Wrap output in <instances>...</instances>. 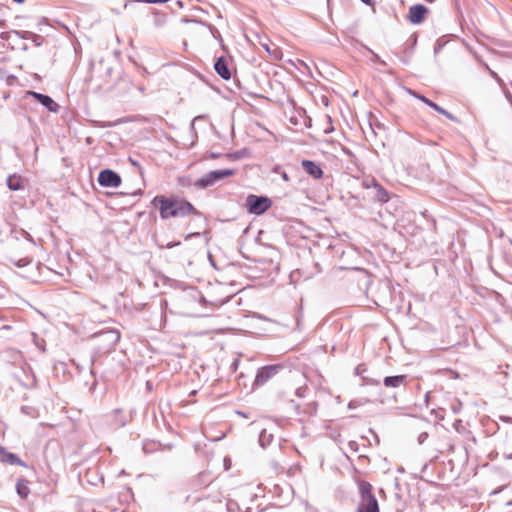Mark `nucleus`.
<instances>
[{"mask_svg": "<svg viewBox=\"0 0 512 512\" xmlns=\"http://www.w3.org/2000/svg\"><path fill=\"white\" fill-rule=\"evenodd\" d=\"M14 2L18 3V4H21L23 3L25 0H13Z\"/></svg>", "mask_w": 512, "mask_h": 512, "instance_id": "f704fd0d", "label": "nucleus"}, {"mask_svg": "<svg viewBox=\"0 0 512 512\" xmlns=\"http://www.w3.org/2000/svg\"><path fill=\"white\" fill-rule=\"evenodd\" d=\"M235 174V170L233 169H221V170H213L206 173L200 179L195 182V186L197 188H207L214 185L217 181L222 180L226 177L232 176Z\"/></svg>", "mask_w": 512, "mask_h": 512, "instance_id": "20e7f679", "label": "nucleus"}, {"mask_svg": "<svg viewBox=\"0 0 512 512\" xmlns=\"http://www.w3.org/2000/svg\"><path fill=\"white\" fill-rule=\"evenodd\" d=\"M214 69L216 73L224 80H229L231 78V73L228 68V62L224 57H219L215 64Z\"/></svg>", "mask_w": 512, "mask_h": 512, "instance_id": "1a4fd4ad", "label": "nucleus"}, {"mask_svg": "<svg viewBox=\"0 0 512 512\" xmlns=\"http://www.w3.org/2000/svg\"><path fill=\"white\" fill-rule=\"evenodd\" d=\"M110 333L115 336V341H118L120 339V334L117 331H111Z\"/></svg>", "mask_w": 512, "mask_h": 512, "instance_id": "c85d7f7f", "label": "nucleus"}, {"mask_svg": "<svg viewBox=\"0 0 512 512\" xmlns=\"http://www.w3.org/2000/svg\"><path fill=\"white\" fill-rule=\"evenodd\" d=\"M435 111H437L438 113L442 114L445 112V109L442 108L441 106H439L438 104H435L434 108H433Z\"/></svg>", "mask_w": 512, "mask_h": 512, "instance_id": "cd10ccee", "label": "nucleus"}, {"mask_svg": "<svg viewBox=\"0 0 512 512\" xmlns=\"http://www.w3.org/2000/svg\"><path fill=\"white\" fill-rule=\"evenodd\" d=\"M372 188L374 190V199L379 202H387L389 200L388 192L382 185L373 180Z\"/></svg>", "mask_w": 512, "mask_h": 512, "instance_id": "ddd939ff", "label": "nucleus"}, {"mask_svg": "<svg viewBox=\"0 0 512 512\" xmlns=\"http://www.w3.org/2000/svg\"><path fill=\"white\" fill-rule=\"evenodd\" d=\"M428 13L427 7L422 4H415L409 8L407 18L412 24H420Z\"/></svg>", "mask_w": 512, "mask_h": 512, "instance_id": "423d86ee", "label": "nucleus"}, {"mask_svg": "<svg viewBox=\"0 0 512 512\" xmlns=\"http://www.w3.org/2000/svg\"><path fill=\"white\" fill-rule=\"evenodd\" d=\"M508 99L510 100V102L512 104V96L511 95L508 96Z\"/></svg>", "mask_w": 512, "mask_h": 512, "instance_id": "58836bf2", "label": "nucleus"}, {"mask_svg": "<svg viewBox=\"0 0 512 512\" xmlns=\"http://www.w3.org/2000/svg\"><path fill=\"white\" fill-rule=\"evenodd\" d=\"M16 489H17V493L22 498H26L28 496L29 492H30L29 488H28V483L24 479H19L18 480L17 485H16Z\"/></svg>", "mask_w": 512, "mask_h": 512, "instance_id": "f3484780", "label": "nucleus"}, {"mask_svg": "<svg viewBox=\"0 0 512 512\" xmlns=\"http://www.w3.org/2000/svg\"><path fill=\"white\" fill-rule=\"evenodd\" d=\"M129 161L131 162V164H132L133 166L138 167V168L140 167V166H139V163H138L136 160H134V159H132V158H129Z\"/></svg>", "mask_w": 512, "mask_h": 512, "instance_id": "c756f323", "label": "nucleus"}, {"mask_svg": "<svg viewBox=\"0 0 512 512\" xmlns=\"http://www.w3.org/2000/svg\"><path fill=\"white\" fill-rule=\"evenodd\" d=\"M135 2H143L149 4H163L168 2L169 0H134Z\"/></svg>", "mask_w": 512, "mask_h": 512, "instance_id": "393cba45", "label": "nucleus"}, {"mask_svg": "<svg viewBox=\"0 0 512 512\" xmlns=\"http://www.w3.org/2000/svg\"><path fill=\"white\" fill-rule=\"evenodd\" d=\"M0 357H2L5 361L12 363V364H18L21 363L23 360L22 353L14 348H7L5 349L1 354Z\"/></svg>", "mask_w": 512, "mask_h": 512, "instance_id": "9d476101", "label": "nucleus"}, {"mask_svg": "<svg viewBox=\"0 0 512 512\" xmlns=\"http://www.w3.org/2000/svg\"><path fill=\"white\" fill-rule=\"evenodd\" d=\"M435 111H437L438 113L442 114L445 112V109L442 108L441 106H439L438 104H435L434 108H433Z\"/></svg>", "mask_w": 512, "mask_h": 512, "instance_id": "bb28decb", "label": "nucleus"}, {"mask_svg": "<svg viewBox=\"0 0 512 512\" xmlns=\"http://www.w3.org/2000/svg\"><path fill=\"white\" fill-rule=\"evenodd\" d=\"M98 183L103 187H118L121 184V177L113 170L104 169L99 173Z\"/></svg>", "mask_w": 512, "mask_h": 512, "instance_id": "39448f33", "label": "nucleus"}, {"mask_svg": "<svg viewBox=\"0 0 512 512\" xmlns=\"http://www.w3.org/2000/svg\"><path fill=\"white\" fill-rule=\"evenodd\" d=\"M283 368L284 366L282 364L267 365L258 368L251 386L252 391L264 386L268 381L278 375Z\"/></svg>", "mask_w": 512, "mask_h": 512, "instance_id": "f03ea898", "label": "nucleus"}, {"mask_svg": "<svg viewBox=\"0 0 512 512\" xmlns=\"http://www.w3.org/2000/svg\"><path fill=\"white\" fill-rule=\"evenodd\" d=\"M233 365L236 367L238 365V360H236Z\"/></svg>", "mask_w": 512, "mask_h": 512, "instance_id": "ea45409f", "label": "nucleus"}, {"mask_svg": "<svg viewBox=\"0 0 512 512\" xmlns=\"http://www.w3.org/2000/svg\"><path fill=\"white\" fill-rule=\"evenodd\" d=\"M218 156H219L218 154H216V153H213V152H212V153H210V154H209V156H208V157H209V158H212V159H215V158H217Z\"/></svg>", "mask_w": 512, "mask_h": 512, "instance_id": "473e14b6", "label": "nucleus"}, {"mask_svg": "<svg viewBox=\"0 0 512 512\" xmlns=\"http://www.w3.org/2000/svg\"><path fill=\"white\" fill-rule=\"evenodd\" d=\"M151 204L158 208L160 217L163 220L184 218L189 215H201L189 201L177 196L166 197L164 195H157L153 198Z\"/></svg>", "mask_w": 512, "mask_h": 512, "instance_id": "f257e3e1", "label": "nucleus"}, {"mask_svg": "<svg viewBox=\"0 0 512 512\" xmlns=\"http://www.w3.org/2000/svg\"><path fill=\"white\" fill-rule=\"evenodd\" d=\"M316 406H317L316 402H312L308 405V409L300 410V404L299 403L294 404L296 413H305V414L315 412Z\"/></svg>", "mask_w": 512, "mask_h": 512, "instance_id": "6ab92c4d", "label": "nucleus"}, {"mask_svg": "<svg viewBox=\"0 0 512 512\" xmlns=\"http://www.w3.org/2000/svg\"><path fill=\"white\" fill-rule=\"evenodd\" d=\"M274 172L278 173L285 182L290 181V177L288 176L287 172L281 170L279 166L275 167Z\"/></svg>", "mask_w": 512, "mask_h": 512, "instance_id": "4be33fe9", "label": "nucleus"}, {"mask_svg": "<svg viewBox=\"0 0 512 512\" xmlns=\"http://www.w3.org/2000/svg\"><path fill=\"white\" fill-rule=\"evenodd\" d=\"M305 392H306V386H299L295 389V395L298 397V398H304L305 397Z\"/></svg>", "mask_w": 512, "mask_h": 512, "instance_id": "5701e85b", "label": "nucleus"}, {"mask_svg": "<svg viewBox=\"0 0 512 512\" xmlns=\"http://www.w3.org/2000/svg\"><path fill=\"white\" fill-rule=\"evenodd\" d=\"M301 166L304 169V171L309 174L314 179H320L323 175L322 168L320 165L314 161L311 160H303L301 162Z\"/></svg>", "mask_w": 512, "mask_h": 512, "instance_id": "6e6552de", "label": "nucleus"}, {"mask_svg": "<svg viewBox=\"0 0 512 512\" xmlns=\"http://www.w3.org/2000/svg\"><path fill=\"white\" fill-rule=\"evenodd\" d=\"M443 115H444L445 117H447V118H448L449 120H451V121H456V117H455L453 114H451L449 111H447V110H445V112L443 113Z\"/></svg>", "mask_w": 512, "mask_h": 512, "instance_id": "a878e982", "label": "nucleus"}, {"mask_svg": "<svg viewBox=\"0 0 512 512\" xmlns=\"http://www.w3.org/2000/svg\"><path fill=\"white\" fill-rule=\"evenodd\" d=\"M357 512H380L378 501L375 497L361 500Z\"/></svg>", "mask_w": 512, "mask_h": 512, "instance_id": "9b49d317", "label": "nucleus"}, {"mask_svg": "<svg viewBox=\"0 0 512 512\" xmlns=\"http://www.w3.org/2000/svg\"><path fill=\"white\" fill-rule=\"evenodd\" d=\"M272 205L270 198L266 196L248 195L245 206L250 214L261 215L265 213Z\"/></svg>", "mask_w": 512, "mask_h": 512, "instance_id": "7ed1b4c3", "label": "nucleus"}, {"mask_svg": "<svg viewBox=\"0 0 512 512\" xmlns=\"http://www.w3.org/2000/svg\"><path fill=\"white\" fill-rule=\"evenodd\" d=\"M11 33L15 34L17 37H19L21 39H27V40H30V35L32 34V32H30V31H17V30L12 31Z\"/></svg>", "mask_w": 512, "mask_h": 512, "instance_id": "412c9836", "label": "nucleus"}, {"mask_svg": "<svg viewBox=\"0 0 512 512\" xmlns=\"http://www.w3.org/2000/svg\"><path fill=\"white\" fill-rule=\"evenodd\" d=\"M407 377L405 375L387 376L383 380L386 387H399L406 383Z\"/></svg>", "mask_w": 512, "mask_h": 512, "instance_id": "4468645a", "label": "nucleus"}, {"mask_svg": "<svg viewBox=\"0 0 512 512\" xmlns=\"http://www.w3.org/2000/svg\"><path fill=\"white\" fill-rule=\"evenodd\" d=\"M28 95L36 99L41 105L46 107L50 112L57 113L60 106L48 95L35 91H29Z\"/></svg>", "mask_w": 512, "mask_h": 512, "instance_id": "0eeeda50", "label": "nucleus"}, {"mask_svg": "<svg viewBox=\"0 0 512 512\" xmlns=\"http://www.w3.org/2000/svg\"><path fill=\"white\" fill-rule=\"evenodd\" d=\"M177 5H178L179 7H182V6H183L182 1H177Z\"/></svg>", "mask_w": 512, "mask_h": 512, "instance_id": "e433bc0d", "label": "nucleus"}, {"mask_svg": "<svg viewBox=\"0 0 512 512\" xmlns=\"http://www.w3.org/2000/svg\"><path fill=\"white\" fill-rule=\"evenodd\" d=\"M30 40L36 45L41 46L43 44V37L41 35L35 34L32 32L30 35Z\"/></svg>", "mask_w": 512, "mask_h": 512, "instance_id": "aec40b11", "label": "nucleus"}, {"mask_svg": "<svg viewBox=\"0 0 512 512\" xmlns=\"http://www.w3.org/2000/svg\"><path fill=\"white\" fill-rule=\"evenodd\" d=\"M6 182H7L8 188L12 191H18V190L22 189V187H23L22 179H21V177H19L17 175L8 176Z\"/></svg>", "mask_w": 512, "mask_h": 512, "instance_id": "dca6fc26", "label": "nucleus"}, {"mask_svg": "<svg viewBox=\"0 0 512 512\" xmlns=\"http://www.w3.org/2000/svg\"><path fill=\"white\" fill-rule=\"evenodd\" d=\"M0 461L11 465L25 466L15 454L8 452L4 447L0 446Z\"/></svg>", "mask_w": 512, "mask_h": 512, "instance_id": "f8f14e48", "label": "nucleus"}, {"mask_svg": "<svg viewBox=\"0 0 512 512\" xmlns=\"http://www.w3.org/2000/svg\"><path fill=\"white\" fill-rule=\"evenodd\" d=\"M358 488L361 500H366L370 497H375L373 494V487L372 485L367 481H359L358 482Z\"/></svg>", "mask_w": 512, "mask_h": 512, "instance_id": "2eb2a0df", "label": "nucleus"}, {"mask_svg": "<svg viewBox=\"0 0 512 512\" xmlns=\"http://www.w3.org/2000/svg\"><path fill=\"white\" fill-rule=\"evenodd\" d=\"M236 413L238 414V416H242V417H245L246 414L242 413V412H239V411H236Z\"/></svg>", "mask_w": 512, "mask_h": 512, "instance_id": "72a5a7b5", "label": "nucleus"}, {"mask_svg": "<svg viewBox=\"0 0 512 512\" xmlns=\"http://www.w3.org/2000/svg\"><path fill=\"white\" fill-rule=\"evenodd\" d=\"M408 92L410 95L414 96L415 98L419 99L420 101H422L423 103H425L427 106L431 107L432 109L434 108L435 106V102L431 101L430 99H428L427 97L423 96V95H419L418 93H416L415 91L411 90V89H408Z\"/></svg>", "mask_w": 512, "mask_h": 512, "instance_id": "a211bd4d", "label": "nucleus"}, {"mask_svg": "<svg viewBox=\"0 0 512 512\" xmlns=\"http://www.w3.org/2000/svg\"><path fill=\"white\" fill-rule=\"evenodd\" d=\"M364 4L366 5H371L373 4V0H361Z\"/></svg>", "mask_w": 512, "mask_h": 512, "instance_id": "2f4dec72", "label": "nucleus"}, {"mask_svg": "<svg viewBox=\"0 0 512 512\" xmlns=\"http://www.w3.org/2000/svg\"><path fill=\"white\" fill-rule=\"evenodd\" d=\"M264 49L269 52V46L267 44L263 45Z\"/></svg>", "mask_w": 512, "mask_h": 512, "instance_id": "c9c22d12", "label": "nucleus"}, {"mask_svg": "<svg viewBox=\"0 0 512 512\" xmlns=\"http://www.w3.org/2000/svg\"><path fill=\"white\" fill-rule=\"evenodd\" d=\"M199 235H200V233H198V232L189 233V234L186 235V239H189V238L194 237V236H199Z\"/></svg>", "mask_w": 512, "mask_h": 512, "instance_id": "7c9ffc66", "label": "nucleus"}, {"mask_svg": "<svg viewBox=\"0 0 512 512\" xmlns=\"http://www.w3.org/2000/svg\"><path fill=\"white\" fill-rule=\"evenodd\" d=\"M6 34H7V33H2L1 37H2L3 39H6V36H5Z\"/></svg>", "mask_w": 512, "mask_h": 512, "instance_id": "4c0bfd02", "label": "nucleus"}, {"mask_svg": "<svg viewBox=\"0 0 512 512\" xmlns=\"http://www.w3.org/2000/svg\"><path fill=\"white\" fill-rule=\"evenodd\" d=\"M453 427L457 432L462 433L465 431V428L462 426V421L460 419L455 420V422L453 423Z\"/></svg>", "mask_w": 512, "mask_h": 512, "instance_id": "b1692460", "label": "nucleus"}]
</instances>
